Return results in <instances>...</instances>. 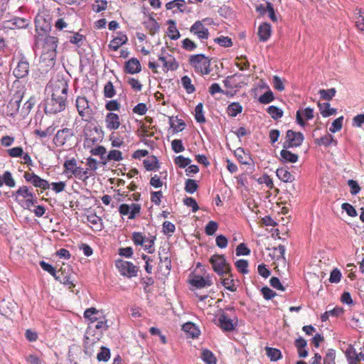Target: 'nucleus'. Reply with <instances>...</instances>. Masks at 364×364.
Returning <instances> with one entry per match:
<instances>
[{"instance_id": "nucleus-7", "label": "nucleus", "mask_w": 364, "mask_h": 364, "mask_svg": "<svg viewBox=\"0 0 364 364\" xmlns=\"http://www.w3.org/2000/svg\"><path fill=\"white\" fill-rule=\"evenodd\" d=\"M304 139V135L301 132L288 130L286 134V141L284 143V149L299 146Z\"/></svg>"}, {"instance_id": "nucleus-50", "label": "nucleus", "mask_w": 364, "mask_h": 364, "mask_svg": "<svg viewBox=\"0 0 364 364\" xmlns=\"http://www.w3.org/2000/svg\"><path fill=\"white\" fill-rule=\"evenodd\" d=\"M168 34L171 39H177L180 36L173 21H170V25L168 28Z\"/></svg>"}, {"instance_id": "nucleus-53", "label": "nucleus", "mask_w": 364, "mask_h": 364, "mask_svg": "<svg viewBox=\"0 0 364 364\" xmlns=\"http://www.w3.org/2000/svg\"><path fill=\"white\" fill-rule=\"evenodd\" d=\"M191 162V160L188 158H186L183 156H178L175 159V163L180 168H186L188 166Z\"/></svg>"}, {"instance_id": "nucleus-18", "label": "nucleus", "mask_w": 364, "mask_h": 364, "mask_svg": "<svg viewBox=\"0 0 364 364\" xmlns=\"http://www.w3.org/2000/svg\"><path fill=\"white\" fill-rule=\"evenodd\" d=\"M102 316L101 311L93 307L87 309L84 312V317L88 319L91 323H95Z\"/></svg>"}, {"instance_id": "nucleus-10", "label": "nucleus", "mask_w": 364, "mask_h": 364, "mask_svg": "<svg viewBox=\"0 0 364 364\" xmlns=\"http://www.w3.org/2000/svg\"><path fill=\"white\" fill-rule=\"evenodd\" d=\"M141 211V205L132 203L130 205L122 204L119 207V212L121 215H128L129 219H134Z\"/></svg>"}, {"instance_id": "nucleus-13", "label": "nucleus", "mask_w": 364, "mask_h": 364, "mask_svg": "<svg viewBox=\"0 0 364 364\" xmlns=\"http://www.w3.org/2000/svg\"><path fill=\"white\" fill-rule=\"evenodd\" d=\"M105 122L106 128L110 131L117 130L121 124L119 115L113 112L107 114Z\"/></svg>"}, {"instance_id": "nucleus-26", "label": "nucleus", "mask_w": 364, "mask_h": 364, "mask_svg": "<svg viewBox=\"0 0 364 364\" xmlns=\"http://www.w3.org/2000/svg\"><path fill=\"white\" fill-rule=\"evenodd\" d=\"M265 351L267 357L271 361H277L282 358V353L277 348L266 347Z\"/></svg>"}, {"instance_id": "nucleus-24", "label": "nucleus", "mask_w": 364, "mask_h": 364, "mask_svg": "<svg viewBox=\"0 0 364 364\" xmlns=\"http://www.w3.org/2000/svg\"><path fill=\"white\" fill-rule=\"evenodd\" d=\"M271 26L267 23H264L259 27L258 35L262 41H266L270 36Z\"/></svg>"}, {"instance_id": "nucleus-56", "label": "nucleus", "mask_w": 364, "mask_h": 364, "mask_svg": "<svg viewBox=\"0 0 364 364\" xmlns=\"http://www.w3.org/2000/svg\"><path fill=\"white\" fill-rule=\"evenodd\" d=\"M128 84L131 86V87L136 92H139L142 89L141 83L134 77H130L127 80Z\"/></svg>"}, {"instance_id": "nucleus-33", "label": "nucleus", "mask_w": 364, "mask_h": 364, "mask_svg": "<svg viewBox=\"0 0 364 364\" xmlns=\"http://www.w3.org/2000/svg\"><path fill=\"white\" fill-rule=\"evenodd\" d=\"M202 359L207 364H216L217 360L213 353L209 350H203L202 352Z\"/></svg>"}, {"instance_id": "nucleus-62", "label": "nucleus", "mask_w": 364, "mask_h": 364, "mask_svg": "<svg viewBox=\"0 0 364 364\" xmlns=\"http://www.w3.org/2000/svg\"><path fill=\"white\" fill-rule=\"evenodd\" d=\"M336 353L333 350H329L323 358V364H335Z\"/></svg>"}, {"instance_id": "nucleus-29", "label": "nucleus", "mask_w": 364, "mask_h": 364, "mask_svg": "<svg viewBox=\"0 0 364 364\" xmlns=\"http://www.w3.org/2000/svg\"><path fill=\"white\" fill-rule=\"evenodd\" d=\"M158 161L155 156H152L144 160V167L147 171H153L159 168Z\"/></svg>"}, {"instance_id": "nucleus-19", "label": "nucleus", "mask_w": 364, "mask_h": 364, "mask_svg": "<svg viewBox=\"0 0 364 364\" xmlns=\"http://www.w3.org/2000/svg\"><path fill=\"white\" fill-rule=\"evenodd\" d=\"M218 321L220 326L223 330L225 331H230L233 330L234 325L232 321L226 314H221L219 317Z\"/></svg>"}, {"instance_id": "nucleus-11", "label": "nucleus", "mask_w": 364, "mask_h": 364, "mask_svg": "<svg viewBox=\"0 0 364 364\" xmlns=\"http://www.w3.org/2000/svg\"><path fill=\"white\" fill-rule=\"evenodd\" d=\"M36 31L39 36H46L50 31V23L42 15H38L36 18Z\"/></svg>"}, {"instance_id": "nucleus-42", "label": "nucleus", "mask_w": 364, "mask_h": 364, "mask_svg": "<svg viewBox=\"0 0 364 364\" xmlns=\"http://www.w3.org/2000/svg\"><path fill=\"white\" fill-rule=\"evenodd\" d=\"M104 95L105 97L112 98L115 94V90L112 82H108L104 87Z\"/></svg>"}, {"instance_id": "nucleus-31", "label": "nucleus", "mask_w": 364, "mask_h": 364, "mask_svg": "<svg viewBox=\"0 0 364 364\" xmlns=\"http://www.w3.org/2000/svg\"><path fill=\"white\" fill-rule=\"evenodd\" d=\"M235 155L238 160L243 164H250V156L247 154H245L243 149L238 148L235 151Z\"/></svg>"}, {"instance_id": "nucleus-57", "label": "nucleus", "mask_w": 364, "mask_h": 364, "mask_svg": "<svg viewBox=\"0 0 364 364\" xmlns=\"http://www.w3.org/2000/svg\"><path fill=\"white\" fill-rule=\"evenodd\" d=\"M171 147L174 152L180 153L184 151V146L182 141L180 139H174L171 141Z\"/></svg>"}, {"instance_id": "nucleus-22", "label": "nucleus", "mask_w": 364, "mask_h": 364, "mask_svg": "<svg viewBox=\"0 0 364 364\" xmlns=\"http://www.w3.org/2000/svg\"><path fill=\"white\" fill-rule=\"evenodd\" d=\"M276 174L281 181L285 183H291L294 180V177L291 173L284 168H278Z\"/></svg>"}, {"instance_id": "nucleus-59", "label": "nucleus", "mask_w": 364, "mask_h": 364, "mask_svg": "<svg viewBox=\"0 0 364 364\" xmlns=\"http://www.w3.org/2000/svg\"><path fill=\"white\" fill-rule=\"evenodd\" d=\"M107 2L105 0H96L93 5V10L95 12H100L106 9Z\"/></svg>"}, {"instance_id": "nucleus-41", "label": "nucleus", "mask_w": 364, "mask_h": 364, "mask_svg": "<svg viewBox=\"0 0 364 364\" xmlns=\"http://www.w3.org/2000/svg\"><path fill=\"white\" fill-rule=\"evenodd\" d=\"M91 154L95 156H100L101 159L103 161V164H105L106 160V149L102 146H99L94 149H92L90 151Z\"/></svg>"}, {"instance_id": "nucleus-47", "label": "nucleus", "mask_w": 364, "mask_h": 364, "mask_svg": "<svg viewBox=\"0 0 364 364\" xmlns=\"http://www.w3.org/2000/svg\"><path fill=\"white\" fill-rule=\"evenodd\" d=\"M110 358V352L107 348L102 347L101 351L97 353V358L99 361L107 362Z\"/></svg>"}, {"instance_id": "nucleus-49", "label": "nucleus", "mask_w": 364, "mask_h": 364, "mask_svg": "<svg viewBox=\"0 0 364 364\" xmlns=\"http://www.w3.org/2000/svg\"><path fill=\"white\" fill-rule=\"evenodd\" d=\"M218 228V223L215 221L211 220L208 222V223L206 225L205 232L208 235H213L217 231Z\"/></svg>"}, {"instance_id": "nucleus-14", "label": "nucleus", "mask_w": 364, "mask_h": 364, "mask_svg": "<svg viewBox=\"0 0 364 364\" xmlns=\"http://www.w3.org/2000/svg\"><path fill=\"white\" fill-rule=\"evenodd\" d=\"M191 32L196 35L199 38H208V31L200 21L193 23L191 28Z\"/></svg>"}, {"instance_id": "nucleus-12", "label": "nucleus", "mask_w": 364, "mask_h": 364, "mask_svg": "<svg viewBox=\"0 0 364 364\" xmlns=\"http://www.w3.org/2000/svg\"><path fill=\"white\" fill-rule=\"evenodd\" d=\"M73 136V131L68 128L58 130L54 137V142L57 146H63Z\"/></svg>"}, {"instance_id": "nucleus-5", "label": "nucleus", "mask_w": 364, "mask_h": 364, "mask_svg": "<svg viewBox=\"0 0 364 364\" xmlns=\"http://www.w3.org/2000/svg\"><path fill=\"white\" fill-rule=\"evenodd\" d=\"M115 265L122 275L129 278L136 276L138 267L131 262L119 259L116 261Z\"/></svg>"}, {"instance_id": "nucleus-60", "label": "nucleus", "mask_w": 364, "mask_h": 364, "mask_svg": "<svg viewBox=\"0 0 364 364\" xmlns=\"http://www.w3.org/2000/svg\"><path fill=\"white\" fill-rule=\"evenodd\" d=\"M3 183H5L9 187L15 186V181L10 172L6 171L3 175Z\"/></svg>"}, {"instance_id": "nucleus-6", "label": "nucleus", "mask_w": 364, "mask_h": 364, "mask_svg": "<svg viewBox=\"0 0 364 364\" xmlns=\"http://www.w3.org/2000/svg\"><path fill=\"white\" fill-rule=\"evenodd\" d=\"M76 107L79 115L85 120L89 121L92 114V110L89 102L85 97H77L76 99Z\"/></svg>"}, {"instance_id": "nucleus-23", "label": "nucleus", "mask_w": 364, "mask_h": 364, "mask_svg": "<svg viewBox=\"0 0 364 364\" xmlns=\"http://www.w3.org/2000/svg\"><path fill=\"white\" fill-rule=\"evenodd\" d=\"M315 143L317 145H323L325 146H329L331 144L334 145L337 144V141L334 139L333 136L329 134L324 135L323 136L316 139Z\"/></svg>"}, {"instance_id": "nucleus-9", "label": "nucleus", "mask_w": 364, "mask_h": 364, "mask_svg": "<svg viewBox=\"0 0 364 364\" xmlns=\"http://www.w3.org/2000/svg\"><path fill=\"white\" fill-rule=\"evenodd\" d=\"M23 177L26 181L31 183L36 188H39L44 191L49 189L50 188V183L48 181L41 178L34 173L25 172Z\"/></svg>"}, {"instance_id": "nucleus-40", "label": "nucleus", "mask_w": 364, "mask_h": 364, "mask_svg": "<svg viewBox=\"0 0 364 364\" xmlns=\"http://www.w3.org/2000/svg\"><path fill=\"white\" fill-rule=\"evenodd\" d=\"M33 194L32 189L25 186L20 187L16 193V196H21L24 198H32V195Z\"/></svg>"}, {"instance_id": "nucleus-21", "label": "nucleus", "mask_w": 364, "mask_h": 364, "mask_svg": "<svg viewBox=\"0 0 364 364\" xmlns=\"http://www.w3.org/2000/svg\"><path fill=\"white\" fill-rule=\"evenodd\" d=\"M318 107L321 115L323 117H327L331 115H333L336 113V109L330 107V104L328 102L318 103Z\"/></svg>"}, {"instance_id": "nucleus-39", "label": "nucleus", "mask_w": 364, "mask_h": 364, "mask_svg": "<svg viewBox=\"0 0 364 364\" xmlns=\"http://www.w3.org/2000/svg\"><path fill=\"white\" fill-rule=\"evenodd\" d=\"M96 322L97 323L94 326V327L98 330L100 333H102L108 328L107 320L104 316L100 317V318H99Z\"/></svg>"}, {"instance_id": "nucleus-30", "label": "nucleus", "mask_w": 364, "mask_h": 364, "mask_svg": "<svg viewBox=\"0 0 364 364\" xmlns=\"http://www.w3.org/2000/svg\"><path fill=\"white\" fill-rule=\"evenodd\" d=\"M166 8L168 10L176 9L181 12L184 11V1L183 0H174L166 4Z\"/></svg>"}, {"instance_id": "nucleus-36", "label": "nucleus", "mask_w": 364, "mask_h": 364, "mask_svg": "<svg viewBox=\"0 0 364 364\" xmlns=\"http://www.w3.org/2000/svg\"><path fill=\"white\" fill-rule=\"evenodd\" d=\"M268 114L274 119H280L283 116V111L276 106H269L267 109Z\"/></svg>"}, {"instance_id": "nucleus-58", "label": "nucleus", "mask_w": 364, "mask_h": 364, "mask_svg": "<svg viewBox=\"0 0 364 364\" xmlns=\"http://www.w3.org/2000/svg\"><path fill=\"white\" fill-rule=\"evenodd\" d=\"M87 170H87H84L80 167H77V168L74 170L73 174L79 179H86L88 178Z\"/></svg>"}, {"instance_id": "nucleus-48", "label": "nucleus", "mask_w": 364, "mask_h": 364, "mask_svg": "<svg viewBox=\"0 0 364 364\" xmlns=\"http://www.w3.org/2000/svg\"><path fill=\"white\" fill-rule=\"evenodd\" d=\"M76 165H77L76 160L75 159H72L65 161V162L63 164V166L65 168V171L66 173L70 172L73 174L74 170L77 168Z\"/></svg>"}, {"instance_id": "nucleus-32", "label": "nucleus", "mask_w": 364, "mask_h": 364, "mask_svg": "<svg viewBox=\"0 0 364 364\" xmlns=\"http://www.w3.org/2000/svg\"><path fill=\"white\" fill-rule=\"evenodd\" d=\"M181 84L187 93L191 94L195 91V87L192 84L191 79L188 76L186 75L181 78Z\"/></svg>"}, {"instance_id": "nucleus-61", "label": "nucleus", "mask_w": 364, "mask_h": 364, "mask_svg": "<svg viewBox=\"0 0 364 364\" xmlns=\"http://www.w3.org/2000/svg\"><path fill=\"white\" fill-rule=\"evenodd\" d=\"M40 266L41 267V268L43 270L48 272L51 275L54 276L55 277V276L58 275L55 268L52 265L49 264L48 263H46L44 261H41L40 262Z\"/></svg>"}, {"instance_id": "nucleus-8", "label": "nucleus", "mask_w": 364, "mask_h": 364, "mask_svg": "<svg viewBox=\"0 0 364 364\" xmlns=\"http://www.w3.org/2000/svg\"><path fill=\"white\" fill-rule=\"evenodd\" d=\"M43 50L40 57V63L46 68H51L55 64L56 50L54 47H43Z\"/></svg>"}, {"instance_id": "nucleus-43", "label": "nucleus", "mask_w": 364, "mask_h": 364, "mask_svg": "<svg viewBox=\"0 0 364 364\" xmlns=\"http://www.w3.org/2000/svg\"><path fill=\"white\" fill-rule=\"evenodd\" d=\"M343 117H340L336 119L331 124L329 131L332 133H336L340 131L343 126Z\"/></svg>"}, {"instance_id": "nucleus-44", "label": "nucleus", "mask_w": 364, "mask_h": 364, "mask_svg": "<svg viewBox=\"0 0 364 364\" xmlns=\"http://www.w3.org/2000/svg\"><path fill=\"white\" fill-rule=\"evenodd\" d=\"M198 184L193 179H187L185 183V191L188 193H193L198 189Z\"/></svg>"}, {"instance_id": "nucleus-46", "label": "nucleus", "mask_w": 364, "mask_h": 364, "mask_svg": "<svg viewBox=\"0 0 364 364\" xmlns=\"http://www.w3.org/2000/svg\"><path fill=\"white\" fill-rule=\"evenodd\" d=\"M274 97L273 95L272 92L269 89L266 92H264L263 95H262L259 98V101L262 104H268L274 100Z\"/></svg>"}, {"instance_id": "nucleus-64", "label": "nucleus", "mask_w": 364, "mask_h": 364, "mask_svg": "<svg viewBox=\"0 0 364 364\" xmlns=\"http://www.w3.org/2000/svg\"><path fill=\"white\" fill-rule=\"evenodd\" d=\"M26 360L29 364H45L43 360L36 355H29Z\"/></svg>"}, {"instance_id": "nucleus-55", "label": "nucleus", "mask_w": 364, "mask_h": 364, "mask_svg": "<svg viewBox=\"0 0 364 364\" xmlns=\"http://www.w3.org/2000/svg\"><path fill=\"white\" fill-rule=\"evenodd\" d=\"M358 16L356 18L355 25L356 27L361 31H364V11L359 10L358 12Z\"/></svg>"}, {"instance_id": "nucleus-45", "label": "nucleus", "mask_w": 364, "mask_h": 364, "mask_svg": "<svg viewBox=\"0 0 364 364\" xmlns=\"http://www.w3.org/2000/svg\"><path fill=\"white\" fill-rule=\"evenodd\" d=\"M87 221L95 226V228L97 230H101L102 228V220L100 217L97 216L96 215H90L87 217Z\"/></svg>"}, {"instance_id": "nucleus-16", "label": "nucleus", "mask_w": 364, "mask_h": 364, "mask_svg": "<svg viewBox=\"0 0 364 364\" xmlns=\"http://www.w3.org/2000/svg\"><path fill=\"white\" fill-rule=\"evenodd\" d=\"M125 72L129 74H136L141 71V67L139 61L134 58H131L125 63Z\"/></svg>"}, {"instance_id": "nucleus-54", "label": "nucleus", "mask_w": 364, "mask_h": 364, "mask_svg": "<svg viewBox=\"0 0 364 364\" xmlns=\"http://www.w3.org/2000/svg\"><path fill=\"white\" fill-rule=\"evenodd\" d=\"M184 204L188 206L191 207L192 208L193 213H196L199 207L197 204L196 200L191 197H187L183 200Z\"/></svg>"}, {"instance_id": "nucleus-52", "label": "nucleus", "mask_w": 364, "mask_h": 364, "mask_svg": "<svg viewBox=\"0 0 364 364\" xmlns=\"http://www.w3.org/2000/svg\"><path fill=\"white\" fill-rule=\"evenodd\" d=\"M235 266L241 273L247 274L248 272V262L247 260L239 259L235 262Z\"/></svg>"}, {"instance_id": "nucleus-2", "label": "nucleus", "mask_w": 364, "mask_h": 364, "mask_svg": "<svg viewBox=\"0 0 364 364\" xmlns=\"http://www.w3.org/2000/svg\"><path fill=\"white\" fill-rule=\"evenodd\" d=\"M189 63L196 72L203 75L208 74L210 70V60L202 54L193 55L189 57Z\"/></svg>"}, {"instance_id": "nucleus-1", "label": "nucleus", "mask_w": 364, "mask_h": 364, "mask_svg": "<svg viewBox=\"0 0 364 364\" xmlns=\"http://www.w3.org/2000/svg\"><path fill=\"white\" fill-rule=\"evenodd\" d=\"M68 82L63 77L50 80L46 91L51 97L48 99L45 110L46 113L55 114L65 109L68 97Z\"/></svg>"}, {"instance_id": "nucleus-20", "label": "nucleus", "mask_w": 364, "mask_h": 364, "mask_svg": "<svg viewBox=\"0 0 364 364\" xmlns=\"http://www.w3.org/2000/svg\"><path fill=\"white\" fill-rule=\"evenodd\" d=\"M346 356L349 364H357L359 363L358 360V353H357L355 348L352 346H348L345 351Z\"/></svg>"}, {"instance_id": "nucleus-37", "label": "nucleus", "mask_w": 364, "mask_h": 364, "mask_svg": "<svg viewBox=\"0 0 364 364\" xmlns=\"http://www.w3.org/2000/svg\"><path fill=\"white\" fill-rule=\"evenodd\" d=\"M195 119L199 123H204L205 118L203 115V105L199 103L195 108Z\"/></svg>"}, {"instance_id": "nucleus-25", "label": "nucleus", "mask_w": 364, "mask_h": 364, "mask_svg": "<svg viewBox=\"0 0 364 364\" xmlns=\"http://www.w3.org/2000/svg\"><path fill=\"white\" fill-rule=\"evenodd\" d=\"M183 330L188 333L192 338H197L200 334V331L197 326L191 322L186 323L183 326Z\"/></svg>"}, {"instance_id": "nucleus-27", "label": "nucleus", "mask_w": 364, "mask_h": 364, "mask_svg": "<svg viewBox=\"0 0 364 364\" xmlns=\"http://www.w3.org/2000/svg\"><path fill=\"white\" fill-rule=\"evenodd\" d=\"M280 155L285 162L295 163L299 159L297 154H293L286 149H282L280 152Z\"/></svg>"}, {"instance_id": "nucleus-17", "label": "nucleus", "mask_w": 364, "mask_h": 364, "mask_svg": "<svg viewBox=\"0 0 364 364\" xmlns=\"http://www.w3.org/2000/svg\"><path fill=\"white\" fill-rule=\"evenodd\" d=\"M190 282L196 288H203L205 287H210L213 284V282L209 277L205 278L198 275L193 277Z\"/></svg>"}, {"instance_id": "nucleus-34", "label": "nucleus", "mask_w": 364, "mask_h": 364, "mask_svg": "<svg viewBox=\"0 0 364 364\" xmlns=\"http://www.w3.org/2000/svg\"><path fill=\"white\" fill-rule=\"evenodd\" d=\"M336 90L335 88H331L328 90H320L318 91V94L320 95V97L322 100L329 101L331 100L336 95Z\"/></svg>"}, {"instance_id": "nucleus-28", "label": "nucleus", "mask_w": 364, "mask_h": 364, "mask_svg": "<svg viewBox=\"0 0 364 364\" xmlns=\"http://www.w3.org/2000/svg\"><path fill=\"white\" fill-rule=\"evenodd\" d=\"M242 111V107L239 102H232L228 107V114L230 117H236Z\"/></svg>"}, {"instance_id": "nucleus-38", "label": "nucleus", "mask_w": 364, "mask_h": 364, "mask_svg": "<svg viewBox=\"0 0 364 364\" xmlns=\"http://www.w3.org/2000/svg\"><path fill=\"white\" fill-rule=\"evenodd\" d=\"M228 274V277L223 278L222 281L223 285L225 287V289L231 291H235L237 290L236 287L234 284V280L232 278V274L230 272Z\"/></svg>"}, {"instance_id": "nucleus-3", "label": "nucleus", "mask_w": 364, "mask_h": 364, "mask_svg": "<svg viewBox=\"0 0 364 364\" xmlns=\"http://www.w3.org/2000/svg\"><path fill=\"white\" fill-rule=\"evenodd\" d=\"M210 262L212 264L214 272L220 276H223L225 274H230L231 271V267L223 255H213L210 258Z\"/></svg>"}, {"instance_id": "nucleus-15", "label": "nucleus", "mask_w": 364, "mask_h": 364, "mask_svg": "<svg viewBox=\"0 0 364 364\" xmlns=\"http://www.w3.org/2000/svg\"><path fill=\"white\" fill-rule=\"evenodd\" d=\"M29 71V64L25 60H21L14 70V75L17 78H23L28 75Z\"/></svg>"}, {"instance_id": "nucleus-35", "label": "nucleus", "mask_w": 364, "mask_h": 364, "mask_svg": "<svg viewBox=\"0 0 364 364\" xmlns=\"http://www.w3.org/2000/svg\"><path fill=\"white\" fill-rule=\"evenodd\" d=\"M122 154L120 151L113 149L109 151L108 154L106 156L105 163L107 161H119L122 160Z\"/></svg>"}, {"instance_id": "nucleus-63", "label": "nucleus", "mask_w": 364, "mask_h": 364, "mask_svg": "<svg viewBox=\"0 0 364 364\" xmlns=\"http://www.w3.org/2000/svg\"><path fill=\"white\" fill-rule=\"evenodd\" d=\"M163 231L165 234L171 235L175 231V225L169 221H165L163 224Z\"/></svg>"}, {"instance_id": "nucleus-51", "label": "nucleus", "mask_w": 364, "mask_h": 364, "mask_svg": "<svg viewBox=\"0 0 364 364\" xmlns=\"http://www.w3.org/2000/svg\"><path fill=\"white\" fill-rule=\"evenodd\" d=\"M272 84L274 89L278 91L284 90V81L277 75H274L272 78Z\"/></svg>"}, {"instance_id": "nucleus-4", "label": "nucleus", "mask_w": 364, "mask_h": 364, "mask_svg": "<svg viewBox=\"0 0 364 364\" xmlns=\"http://www.w3.org/2000/svg\"><path fill=\"white\" fill-rule=\"evenodd\" d=\"M250 77V75H244L237 73L228 76L224 80V84L226 87L230 89L242 88L248 84Z\"/></svg>"}]
</instances>
